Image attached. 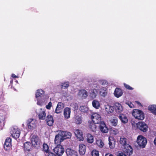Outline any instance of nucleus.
Wrapping results in <instances>:
<instances>
[{
	"mask_svg": "<svg viewBox=\"0 0 156 156\" xmlns=\"http://www.w3.org/2000/svg\"><path fill=\"white\" fill-rule=\"evenodd\" d=\"M132 115L135 119L138 120H143L144 118V114L142 111L139 109H133L132 112Z\"/></svg>",
	"mask_w": 156,
	"mask_h": 156,
	"instance_id": "f257e3e1",
	"label": "nucleus"
},
{
	"mask_svg": "<svg viewBox=\"0 0 156 156\" xmlns=\"http://www.w3.org/2000/svg\"><path fill=\"white\" fill-rule=\"evenodd\" d=\"M137 142L139 146L144 148L147 143V140L143 136L140 135L137 138Z\"/></svg>",
	"mask_w": 156,
	"mask_h": 156,
	"instance_id": "f03ea898",
	"label": "nucleus"
},
{
	"mask_svg": "<svg viewBox=\"0 0 156 156\" xmlns=\"http://www.w3.org/2000/svg\"><path fill=\"white\" fill-rule=\"evenodd\" d=\"M54 152L58 156H62L65 151V149L62 145H57L53 149Z\"/></svg>",
	"mask_w": 156,
	"mask_h": 156,
	"instance_id": "7ed1b4c3",
	"label": "nucleus"
},
{
	"mask_svg": "<svg viewBox=\"0 0 156 156\" xmlns=\"http://www.w3.org/2000/svg\"><path fill=\"white\" fill-rule=\"evenodd\" d=\"M31 140L32 144L34 147L37 148L40 147L41 141L38 136L33 135Z\"/></svg>",
	"mask_w": 156,
	"mask_h": 156,
	"instance_id": "20e7f679",
	"label": "nucleus"
},
{
	"mask_svg": "<svg viewBox=\"0 0 156 156\" xmlns=\"http://www.w3.org/2000/svg\"><path fill=\"white\" fill-rule=\"evenodd\" d=\"M91 118L95 123L100 124L102 122L100 115L97 113L93 114L91 116Z\"/></svg>",
	"mask_w": 156,
	"mask_h": 156,
	"instance_id": "39448f33",
	"label": "nucleus"
},
{
	"mask_svg": "<svg viewBox=\"0 0 156 156\" xmlns=\"http://www.w3.org/2000/svg\"><path fill=\"white\" fill-rule=\"evenodd\" d=\"M10 133L12 136L15 139L19 137L20 133V129L17 127L12 129Z\"/></svg>",
	"mask_w": 156,
	"mask_h": 156,
	"instance_id": "423d86ee",
	"label": "nucleus"
},
{
	"mask_svg": "<svg viewBox=\"0 0 156 156\" xmlns=\"http://www.w3.org/2000/svg\"><path fill=\"white\" fill-rule=\"evenodd\" d=\"M136 125L137 128L144 132H146L147 130V126L144 122H138L136 124Z\"/></svg>",
	"mask_w": 156,
	"mask_h": 156,
	"instance_id": "0eeeda50",
	"label": "nucleus"
},
{
	"mask_svg": "<svg viewBox=\"0 0 156 156\" xmlns=\"http://www.w3.org/2000/svg\"><path fill=\"white\" fill-rule=\"evenodd\" d=\"M123 151L127 155H131L133 153V149L132 147L127 144L123 148Z\"/></svg>",
	"mask_w": 156,
	"mask_h": 156,
	"instance_id": "6e6552de",
	"label": "nucleus"
},
{
	"mask_svg": "<svg viewBox=\"0 0 156 156\" xmlns=\"http://www.w3.org/2000/svg\"><path fill=\"white\" fill-rule=\"evenodd\" d=\"M62 133L61 134H58L56 135L55 137V143L57 145L60 144L64 140Z\"/></svg>",
	"mask_w": 156,
	"mask_h": 156,
	"instance_id": "1a4fd4ad",
	"label": "nucleus"
},
{
	"mask_svg": "<svg viewBox=\"0 0 156 156\" xmlns=\"http://www.w3.org/2000/svg\"><path fill=\"white\" fill-rule=\"evenodd\" d=\"M99 127L100 130L103 133H107L108 131V128L107 127L103 121H102V122L100 123Z\"/></svg>",
	"mask_w": 156,
	"mask_h": 156,
	"instance_id": "9d476101",
	"label": "nucleus"
},
{
	"mask_svg": "<svg viewBox=\"0 0 156 156\" xmlns=\"http://www.w3.org/2000/svg\"><path fill=\"white\" fill-rule=\"evenodd\" d=\"M45 121L47 124L49 126L53 125L54 123V119L53 117L51 115H48L46 117Z\"/></svg>",
	"mask_w": 156,
	"mask_h": 156,
	"instance_id": "9b49d317",
	"label": "nucleus"
},
{
	"mask_svg": "<svg viewBox=\"0 0 156 156\" xmlns=\"http://www.w3.org/2000/svg\"><path fill=\"white\" fill-rule=\"evenodd\" d=\"M12 139L9 137L7 138L5 141L4 144V147L6 150L9 149L12 146Z\"/></svg>",
	"mask_w": 156,
	"mask_h": 156,
	"instance_id": "f8f14e48",
	"label": "nucleus"
},
{
	"mask_svg": "<svg viewBox=\"0 0 156 156\" xmlns=\"http://www.w3.org/2000/svg\"><path fill=\"white\" fill-rule=\"evenodd\" d=\"M64 108V104L62 102H58L55 110V112L58 114L60 113L62 111Z\"/></svg>",
	"mask_w": 156,
	"mask_h": 156,
	"instance_id": "ddd939ff",
	"label": "nucleus"
},
{
	"mask_svg": "<svg viewBox=\"0 0 156 156\" xmlns=\"http://www.w3.org/2000/svg\"><path fill=\"white\" fill-rule=\"evenodd\" d=\"M27 126L28 128L33 129L36 126V123L34 121V119H29L27 122Z\"/></svg>",
	"mask_w": 156,
	"mask_h": 156,
	"instance_id": "4468645a",
	"label": "nucleus"
},
{
	"mask_svg": "<svg viewBox=\"0 0 156 156\" xmlns=\"http://www.w3.org/2000/svg\"><path fill=\"white\" fill-rule=\"evenodd\" d=\"M76 136L80 140H83L84 138L83 136V133L79 129H76L74 131Z\"/></svg>",
	"mask_w": 156,
	"mask_h": 156,
	"instance_id": "2eb2a0df",
	"label": "nucleus"
},
{
	"mask_svg": "<svg viewBox=\"0 0 156 156\" xmlns=\"http://www.w3.org/2000/svg\"><path fill=\"white\" fill-rule=\"evenodd\" d=\"M86 146L83 144H81L79 145V152L81 155H84L86 151Z\"/></svg>",
	"mask_w": 156,
	"mask_h": 156,
	"instance_id": "dca6fc26",
	"label": "nucleus"
},
{
	"mask_svg": "<svg viewBox=\"0 0 156 156\" xmlns=\"http://www.w3.org/2000/svg\"><path fill=\"white\" fill-rule=\"evenodd\" d=\"M114 108L117 112H120L122 111L123 109L121 104L115 103L114 105Z\"/></svg>",
	"mask_w": 156,
	"mask_h": 156,
	"instance_id": "f3484780",
	"label": "nucleus"
},
{
	"mask_svg": "<svg viewBox=\"0 0 156 156\" xmlns=\"http://www.w3.org/2000/svg\"><path fill=\"white\" fill-rule=\"evenodd\" d=\"M114 95L117 98L121 96L123 94L122 90L119 88H116L114 93Z\"/></svg>",
	"mask_w": 156,
	"mask_h": 156,
	"instance_id": "a211bd4d",
	"label": "nucleus"
},
{
	"mask_svg": "<svg viewBox=\"0 0 156 156\" xmlns=\"http://www.w3.org/2000/svg\"><path fill=\"white\" fill-rule=\"evenodd\" d=\"M109 145V147L111 149H113L115 147V141L113 138L109 136L108 138Z\"/></svg>",
	"mask_w": 156,
	"mask_h": 156,
	"instance_id": "6ab92c4d",
	"label": "nucleus"
},
{
	"mask_svg": "<svg viewBox=\"0 0 156 156\" xmlns=\"http://www.w3.org/2000/svg\"><path fill=\"white\" fill-rule=\"evenodd\" d=\"M66 153L68 156H75L76 155V152L70 148H67L66 149Z\"/></svg>",
	"mask_w": 156,
	"mask_h": 156,
	"instance_id": "aec40b11",
	"label": "nucleus"
},
{
	"mask_svg": "<svg viewBox=\"0 0 156 156\" xmlns=\"http://www.w3.org/2000/svg\"><path fill=\"white\" fill-rule=\"evenodd\" d=\"M119 117L122 123L125 124L128 122V119L126 116L125 115L122 114H120Z\"/></svg>",
	"mask_w": 156,
	"mask_h": 156,
	"instance_id": "412c9836",
	"label": "nucleus"
},
{
	"mask_svg": "<svg viewBox=\"0 0 156 156\" xmlns=\"http://www.w3.org/2000/svg\"><path fill=\"white\" fill-rule=\"evenodd\" d=\"M61 133L64 140L70 138L71 137V133L70 132L67 131H62Z\"/></svg>",
	"mask_w": 156,
	"mask_h": 156,
	"instance_id": "4be33fe9",
	"label": "nucleus"
},
{
	"mask_svg": "<svg viewBox=\"0 0 156 156\" xmlns=\"http://www.w3.org/2000/svg\"><path fill=\"white\" fill-rule=\"evenodd\" d=\"M70 109L69 108H66L64 110V115L66 119H68L70 117Z\"/></svg>",
	"mask_w": 156,
	"mask_h": 156,
	"instance_id": "5701e85b",
	"label": "nucleus"
},
{
	"mask_svg": "<svg viewBox=\"0 0 156 156\" xmlns=\"http://www.w3.org/2000/svg\"><path fill=\"white\" fill-rule=\"evenodd\" d=\"M46 115L45 112L41 109V111L38 114V117L39 119L44 120L45 118Z\"/></svg>",
	"mask_w": 156,
	"mask_h": 156,
	"instance_id": "b1692460",
	"label": "nucleus"
},
{
	"mask_svg": "<svg viewBox=\"0 0 156 156\" xmlns=\"http://www.w3.org/2000/svg\"><path fill=\"white\" fill-rule=\"evenodd\" d=\"M31 145L30 142H27L24 144V150L29 151L31 148Z\"/></svg>",
	"mask_w": 156,
	"mask_h": 156,
	"instance_id": "393cba45",
	"label": "nucleus"
},
{
	"mask_svg": "<svg viewBox=\"0 0 156 156\" xmlns=\"http://www.w3.org/2000/svg\"><path fill=\"white\" fill-rule=\"evenodd\" d=\"M148 109L152 113L156 115V105H150L148 107Z\"/></svg>",
	"mask_w": 156,
	"mask_h": 156,
	"instance_id": "a878e982",
	"label": "nucleus"
},
{
	"mask_svg": "<svg viewBox=\"0 0 156 156\" xmlns=\"http://www.w3.org/2000/svg\"><path fill=\"white\" fill-rule=\"evenodd\" d=\"M127 139L124 136L121 137L120 138L119 143L122 146L125 147L128 144H127Z\"/></svg>",
	"mask_w": 156,
	"mask_h": 156,
	"instance_id": "bb28decb",
	"label": "nucleus"
},
{
	"mask_svg": "<svg viewBox=\"0 0 156 156\" xmlns=\"http://www.w3.org/2000/svg\"><path fill=\"white\" fill-rule=\"evenodd\" d=\"M87 140L88 143H92L94 142V138L93 136L90 133H88L87 135Z\"/></svg>",
	"mask_w": 156,
	"mask_h": 156,
	"instance_id": "cd10ccee",
	"label": "nucleus"
},
{
	"mask_svg": "<svg viewBox=\"0 0 156 156\" xmlns=\"http://www.w3.org/2000/svg\"><path fill=\"white\" fill-rule=\"evenodd\" d=\"M98 92V90L96 89H94L92 90L90 92V96L93 98H95L97 95Z\"/></svg>",
	"mask_w": 156,
	"mask_h": 156,
	"instance_id": "c85d7f7f",
	"label": "nucleus"
},
{
	"mask_svg": "<svg viewBox=\"0 0 156 156\" xmlns=\"http://www.w3.org/2000/svg\"><path fill=\"white\" fill-rule=\"evenodd\" d=\"M96 124L94 123L93 122H91L89 124V127L93 131H94L96 130L97 128V126L95 125Z\"/></svg>",
	"mask_w": 156,
	"mask_h": 156,
	"instance_id": "c756f323",
	"label": "nucleus"
},
{
	"mask_svg": "<svg viewBox=\"0 0 156 156\" xmlns=\"http://www.w3.org/2000/svg\"><path fill=\"white\" fill-rule=\"evenodd\" d=\"M99 94L102 96L105 97L107 94L106 90H105L104 87H102L100 90Z\"/></svg>",
	"mask_w": 156,
	"mask_h": 156,
	"instance_id": "7c9ffc66",
	"label": "nucleus"
},
{
	"mask_svg": "<svg viewBox=\"0 0 156 156\" xmlns=\"http://www.w3.org/2000/svg\"><path fill=\"white\" fill-rule=\"evenodd\" d=\"M111 124L114 126H116L118 124V119L116 117H113L110 120Z\"/></svg>",
	"mask_w": 156,
	"mask_h": 156,
	"instance_id": "2f4dec72",
	"label": "nucleus"
},
{
	"mask_svg": "<svg viewBox=\"0 0 156 156\" xmlns=\"http://www.w3.org/2000/svg\"><path fill=\"white\" fill-rule=\"evenodd\" d=\"M44 91L42 90H37L36 93V98H37L39 97H41L42 95L44 94Z\"/></svg>",
	"mask_w": 156,
	"mask_h": 156,
	"instance_id": "473e14b6",
	"label": "nucleus"
},
{
	"mask_svg": "<svg viewBox=\"0 0 156 156\" xmlns=\"http://www.w3.org/2000/svg\"><path fill=\"white\" fill-rule=\"evenodd\" d=\"M93 106L96 109H98L100 107V104L98 101L94 100L92 102Z\"/></svg>",
	"mask_w": 156,
	"mask_h": 156,
	"instance_id": "72a5a7b5",
	"label": "nucleus"
},
{
	"mask_svg": "<svg viewBox=\"0 0 156 156\" xmlns=\"http://www.w3.org/2000/svg\"><path fill=\"white\" fill-rule=\"evenodd\" d=\"M114 108L113 106L109 105L105 108L106 111L109 114L113 113L114 111Z\"/></svg>",
	"mask_w": 156,
	"mask_h": 156,
	"instance_id": "f704fd0d",
	"label": "nucleus"
},
{
	"mask_svg": "<svg viewBox=\"0 0 156 156\" xmlns=\"http://www.w3.org/2000/svg\"><path fill=\"white\" fill-rule=\"evenodd\" d=\"M82 118L79 116H76L75 118V122L77 124H80L82 123Z\"/></svg>",
	"mask_w": 156,
	"mask_h": 156,
	"instance_id": "c9c22d12",
	"label": "nucleus"
},
{
	"mask_svg": "<svg viewBox=\"0 0 156 156\" xmlns=\"http://www.w3.org/2000/svg\"><path fill=\"white\" fill-rule=\"evenodd\" d=\"M43 151L46 153L48 154L49 152H51L50 151L49 148V147L46 144H44L43 145Z\"/></svg>",
	"mask_w": 156,
	"mask_h": 156,
	"instance_id": "e433bc0d",
	"label": "nucleus"
},
{
	"mask_svg": "<svg viewBox=\"0 0 156 156\" xmlns=\"http://www.w3.org/2000/svg\"><path fill=\"white\" fill-rule=\"evenodd\" d=\"M61 88L66 89L69 86V83L68 82H64L61 83Z\"/></svg>",
	"mask_w": 156,
	"mask_h": 156,
	"instance_id": "4c0bfd02",
	"label": "nucleus"
},
{
	"mask_svg": "<svg viewBox=\"0 0 156 156\" xmlns=\"http://www.w3.org/2000/svg\"><path fill=\"white\" fill-rule=\"evenodd\" d=\"M96 143L97 145L100 147H103L104 145V143L101 140H97Z\"/></svg>",
	"mask_w": 156,
	"mask_h": 156,
	"instance_id": "58836bf2",
	"label": "nucleus"
},
{
	"mask_svg": "<svg viewBox=\"0 0 156 156\" xmlns=\"http://www.w3.org/2000/svg\"><path fill=\"white\" fill-rule=\"evenodd\" d=\"M80 93L82 94V96L84 97H87V92L84 90H81L80 91Z\"/></svg>",
	"mask_w": 156,
	"mask_h": 156,
	"instance_id": "ea45409f",
	"label": "nucleus"
},
{
	"mask_svg": "<svg viewBox=\"0 0 156 156\" xmlns=\"http://www.w3.org/2000/svg\"><path fill=\"white\" fill-rule=\"evenodd\" d=\"M80 110L81 112H87V108L85 106H81L80 107Z\"/></svg>",
	"mask_w": 156,
	"mask_h": 156,
	"instance_id": "a19ab883",
	"label": "nucleus"
},
{
	"mask_svg": "<svg viewBox=\"0 0 156 156\" xmlns=\"http://www.w3.org/2000/svg\"><path fill=\"white\" fill-rule=\"evenodd\" d=\"M92 156H99V152L96 150H93L92 152Z\"/></svg>",
	"mask_w": 156,
	"mask_h": 156,
	"instance_id": "79ce46f5",
	"label": "nucleus"
},
{
	"mask_svg": "<svg viewBox=\"0 0 156 156\" xmlns=\"http://www.w3.org/2000/svg\"><path fill=\"white\" fill-rule=\"evenodd\" d=\"M71 106L73 107L74 110H77L78 108L77 104L76 103H72L71 105Z\"/></svg>",
	"mask_w": 156,
	"mask_h": 156,
	"instance_id": "37998d69",
	"label": "nucleus"
},
{
	"mask_svg": "<svg viewBox=\"0 0 156 156\" xmlns=\"http://www.w3.org/2000/svg\"><path fill=\"white\" fill-rule=\"evenodd\" d=\"M5 118L4 116H0V123H2L3 124H4Z\"/></svg>",
	"mask_w": 156,
	"mask_h": 156,
	"instance_id": "c03bdc74",
	"label": "nucleus"
},
{
	"mask_svg": "<svg viewBox=\"0 0 156 156\" xmlns=\"http://www.w3.org/2000/svg\"><path fill=\"white\" fill-rule=\"evenodd\" d=\"M126 104L128 105L130 108H133L134 107V105L131 102L127 101L126 103Z\"/></svg>",
	"mask_w": 156,
	"mask_h": 156,
	"instance_id": "a18cd8bd",
	"label": "nucleus"
},
{
	"mask_svg": "<svg viewBox=\"0 0 156 156\" xmlns=\"http://www.w3.org/2000/svg\"><path fill=\"white\" fill-rule=\"evenodd\" d=\"M124 87L127 89L129 90H132L133 89V88L129 86V85L124 83Z\"/></svg>",
	"mask_w": 156,
	"mask_h": 156,
	"instance_id": "49530a36",
	"label": "nucleus"
},
{
	"mask_svg": "<svg viewBox=\"0 0 156 156\" xmlns=\"http://www.w3.org/2000/svg\"><path fill=\"white\" fill-rule=\"evenodd\" d=\"M52 106V103L51 102H49L48 104L46 105V108L48 109H50Z\"/></svg>",
	"mask_w": 156,
	"mask_h": 156,
	"instance_id": "de8ad7c7",
	"label": "nucleus"
},
{
	"mask_svg": "<svg viewBox=\"0 0 156 156\" xmlns=\"http://www.w3.org/2000/svg\"><path fill=\"white\" fill-rule=\"evenodd\" d=\"M48 156H57L56 154H55V153L52 152H49L48 154Z\"/></svg>",
	"mask_w": 156,
	"mask_h": 156,
	"instance_id": "09e8293b",
	"label": "nucleus"
},
{
	"mask_svg": "<svg viewBox=\"0 0 156 156\" xmlns=\"http://www.w3.org/2000/svg\"><path fill=\"white\" fill-rule=\"evenodd\" d=\"M117 156H127L125 154L123 153H121L119 154Z\"/></svg>",
	"mask_w": 156,
	"mask_h": 156,
	"instance_id": "8fccbe9b",
	"label": "nucleus"
},
{
	"mask_svg": "<svg viewBox=\"0 0 156 156\" xmlns=\"http://www.w3.org/2000/svg\"><path fill=\"white\" fill-rule=\"evenodd\" d=\"M101 84L105 85L106 84V82L105 80H101L100 81Z\"/></svg>",
	"mask_w": 156,
	"mask_h": 156,
	"instance_id": "3c124183",
	"label": "nucleus"
},
{
	"mask_svg": "<svg viewBox=\"0 0 156 156\" xmlns=\"http://www.w3.org/2000/svg\"><path fill=\"white\" fill-rule=\"evenodd\" d=\"M11 76L12 77L14 78H18V76H17L16 75L14 74H12L11 75Z\"/></svg>",
	"mask_w": 156,
	"mask_h": 156,
	"instance_id": "603ef678",
	"label": "nucleus"
},
{
	"mask_svg": "<svg viewBox=\"0 0 156 156\" xmlns=\"http://www.w3.org/2000/svg\"><path fill=\"white\" fill-rule=\"evenodd\" d=\"M105 156H113V155L111 154L107 153L106 154Z\"/></svg>",
	"mask_w": 156,
	"mask_h": 156,
	"instance_id": "864d4df0",
	"label": "nucleus"
},
{
	"mask_svg": "<svg viewBox=\"0 0 156 156\" xmlns=\"http://www.w3.org/2000/svg\"><path fill=\"white\" fill-rule=\"evenodd\" d=\"M154 144L156 145V137L155 138L154 140Z\"/></svg>",
	"mask_w": 156,
	"mask_h": 156,
	"instance_id": "5fc2aeb1",
	"label": "nucleus"
},
{
	"mask_svg": "<svg viewBox=\"0 0 156 156\" xmlns=\"http://www.w3.org/2000/svg\"><path fill=\"white\" fill-rule=\"evenodd\" d=\"M13 80H11L10 81V83L11 84H12L13 83Z\"/></svg>",
	"mask_w": 156,
	"mask_h": 156,
	"instance_id": "6e6d98bb",
	"label": "nucleus"
},
{
	"mask_svg": "<svg viewBox=\"0 0 156 156\" xmlns=\"http://www.w3.org/2000/svg\"><path fill=\"white\" fill-rule=\"evenodd\" d=\"M136 102H137V104L138 105H141V103L138 101H136Z\"/></svg>",
	"mask_w": 156,
	"mask_h": 156,
	"instance_id": "4d7b16f0",
	"label": "nucleus"
},
{
	"mask_svg": "<svg viewBox=\"0 0 156 156\" xmlns=\"http://www.w3.org/2000/svg\"><path fill=\"white\" fill-rule=\"evenodd\" d=\"M39 102L37 101V104H38V105H39Z\"/></svg>",
	"mask_w": 156,
	"mask_h": 156,
	"instance_id": "13d9d810",
	"label": "nucleus"
}]
</instances>
